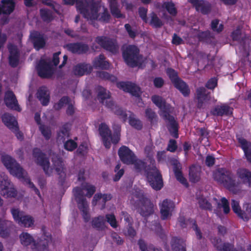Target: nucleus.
I'll return each instance as SVG.
<instances>
[{
	"mask_svg": "<svg viewBox=\"0 0 251 251\" xmlns=\"http://www.w3.org/2000/svg\"><path fill=\"white\" fill-rule=\"evenodd\" d=\"M49 154L51 157L52 168L50 167L49 160L44 153L38 149L34 150L33 152L36 163L42 167L45 174L50 176L52 173V169H54L59 176V184L61 186H64L66 182V167L63 160L51 150L49 151Z\"/></svg>",
	"mask_w": 251,
	"mask_h": 251,
	"instance_id": "f257e3e1",
	"label": "nucleus"
},
{
	"mask_svg": "<svg viewBox=\"0 0 251 251\" xmlns=\"http://www.w3.org/2000/svg\"><path fill=\"white\" fill-rule=\"evenodd\" d=\"M77 5V10L85 19L96 20L99 18L98 12L101 8V5L99 2L92 1L89 3L86 0L84 2L79 1Z\"/></svg>",
	"mask_w": 251,
	"mask_h": 251,
	"instance_id": "f03ea898",
	"label": "nucleus"
},
{
	"mask_svg": "<svg viewBox=\"0 0 251 251\" xmlns=\"http://www.w3.org/2000/svg\"><path fill=\"white\" fill-rule=\"evenodd\" d=\"M134 199L138 201V211L142 216L147 217L153 213L154 205L142 191H135L133 194V201Z\"/></svg>",
	"mask_w": 251,
	"mask_h": 251,
	"instance_id": "7ed1b4c3",
	"label": "nucleus"
},
{
	"mask_svg": "<svg viewBox=\"0 0 251 251\" xmlns=\"http://www.w3.org/2000/svg\"><path fill=\"white\" fill-rule=\"evenodd\" d=\"M122 54L125 63H141L143 56L135 45H125L122 47Z\"/></svg>",
	"mask_w": 251,
	"mask_h": 251,
	"instance_id": "20e7f679",
	"label": "nucleus"
},
{
	"mask_svg": "<svg viewBox=\"0 0 251 251\" xmlns=\"http://www.w3.org/2000/svg\"><path fill=\"white\" fill-rule=\"evenodd\" d=\"M75 201L78 208L82 213V215L85 222H88L90 219L89 208L88 202L84 197V193L79 187H75L73 190Z\"/></svg>",
	"mask_w": 251,
	"mask_h": 251,
	"instance_id": "39448f33",
	"label": "nucleus"
},
{
	"mask_svg": "<svg viewBox=\"0 0 251 251\" xmlns=\"http://www.w3.org/2000/svg\"><path fill=\"white\" fill-rule=\"evenodd\" d=\"M1 161L3 165L9 170L10 174L19 178H24L26 176V172L23 168L9 155L3 156Z\"/></svg>",
	"mask_w": 251,
	"mask_h": 251,
	"instance_id": "423d86ee",
	"label": "nucleus"
},
{
	"mask_svg": "<svg viewBox=\"0 0 251 251\" xmlns=\"http://www.w3.org/2000/svg\"><path fill=\"white\" fill-rule=\"evenodd\" d=\"M95 42L104 50L113 54H116L119 50V46L116 39L105 36H99L95 39Z\"/></svg>",
	"mask_w": 251,
	"mask_h": 251,
	"instance_id": "0eeeda50",
	"label": "nucleus"
},
{
	"mask_svg": "<svg viewBox=\"0 0 251 251\" xmlns=\"http://www.w3.org/2000/svg\"><path fill=\"white\" fill-rule=\"evenodd\" d=\"M148 182L152 189L160 190L163 186L162 176L155 167H153L147 174Z\"/></svg>",
	"mask_w": 251,
	"mask_h": 251,
	"instance_id": "6e6552de",
	"label": "nucleus"
},
{
	"mask_svg": "<svg viewBox=\"0 0 251 251\" xmlns=\"http://www.w3.org/2000/svg\"><path fill=\"white\" fill-rule=\"evenodd\" d=\"M11 213L14 220L25 227L31 226L34 224V220L31 216L25 215L18 208L11 209Z\"/></svg>",
	"mask_w": 251,
	"mask_h": 251,
	"instance_id": "1a4fd4ad",
	"label": "nucleus"
},
{
	"mask_svg": "<svg viewBox=\"0 0 251 251\" xmlns=\"http://www.w3.org/2000/svg\"><path fill=\"white\" fill-rule=\"evenodd\" d=\"M226 177L222 184L229 191L233 194H239L242 192V189L240 186V182L237 181L233 176L230 171L228 175H226Z\"/></svg>",
	"mask_w": 251,
	"mask_h": 251,
	"instance_id": "9d476101",
	"label": "nucleus"
},
{
	"mask_svg": "<svg viewBox=\"0 0 251 251\" xmlns=\"http://www.w3.org/2000/svg\"><path fill=\"white\" fill-rule=\"evenodd\" d=\"M57 65L58 64H38L36 69L39 76L49 78L54 74Z\"/></svg>",
	"mask_w": 251,
	"mask_h": 251,
	"instance_id": "9b49d317",
	"label": "nucleus"
},
{
	"mask_svg": "<svg viewBox=\"0 0 251 251\" xmlns=\"http://www.w3.org/2000/svg\"><path fill=\"white\" fill-rule=\"evenodd\" d=\"M171 112H167L165 114H161L166 123L167 127L170 134L174 137L177 138L178 135V124L175 118L170 114Z\"/></svg>",
	"mask_w": 251,
	"mask_h": 251,
	"instance_id": "f8f14e48",
	"label": "nucleus"
},
{
	"mask_svg": "<svg viewBox=\"0 0 251 251\" xmlns=\"http://www.w3.org/2000/svg\"><path fill=\"white\" fill-rule=\"evenodd\" d=\"M43 235L38 240L37 243L34 242L32 246V248L37 251H47L49 244L51 242V235L49 233L45 232L43 228Z\"/></svg>",
	"mask_w": 251,
	"mask_h": 251,
	"instance_id": "ddd939ff",
	"label": "nucleus"
},
{
	"mask_svg": "<svg viewBox=\"0 0 251 251\" xmlns=\"http://www.w3.org/2000/svg\"><path fill=\"white\" fill-rule=\"evenodd\" d=\"M117 86L124 91L128 92L137 98L140 97L142 93L140 88L136 84L131 82H120L117 83Z\"/></svg>",
	"mask_w": 251,
	"mask_h": 251,
	"instance_id": "4468645a",
	"label": "nucleus"
},
{
	"mask_svg": "<svg viewBox=\"0 0 251 251\" xmlns=\"http://www.w3.org/2000/svg\"><path fill=\"white\" fill-rule=\"evenodd\" d=\"M98 99L102 104L108 108L113 109L114 103L112 100L110 93L104 88L99 87L98 89Z\"/></svg>",
	"mask_w": 251,
	"mask_h": 251,
	"instance_id": "2eb2a0df",
	"label": "nucleus"
},
{
	"mask_svg": "<svg viewBox=\"0 0 251 251\" xmlns=\"http://www.w3.org/2000/svg\"><path fill=\"white\" fill-rule=\"evenodd\" d=\"M30 39L36 50L43 49L46 45V39L43 34L38 31H33L30 34Z\"/></svg>",
	"mask_w": 251,
	"mask_h": 251,
	"instance_id": "dca6fc26",
	"label": "nucleus"
},
{
	"mask_svg": "<svg viewBox=\"0 0 251 251\" xmlns=\"http://www.w3.org/2000/svg\"><path fill=\"white\" fill-rule=\"evenodd\" d=\"M66 47L69 51L78 54H85L89 50V46L82 42L69 43L66 45Z\"/></svg>",
	"mask_w": 251,
	"mask_h": 251,
	"instance_id": "f3484780",
	"label": "nucleus"
},
{
	"mask_svg": "<svg viewBox=\"0 0 251 251\" xmlns=\"http://www.w3.org/2000/svg\"><path fill=\"white\" fill-rule=\"evenodd\" d=\"M118 154L121 161L126 164H131L136 158L133 152L126 146H123L119 149Z\"/></svg>",
	"mask_w": 251,
	"mask_h": 251,
	"instance_id": "a211bd4d",
	"label": "nucleus"
},
{
	"mask_svg": "<svg viewBox=\"0 0 251 251\" xmlns=\"http://www.w3.org/2000/svg\"><path fill=\"white\" fill-rule=\"evenodd\" d=\"M4 101L8 108L18 111H21L17 100L13 92L8 91L5 93Z\"/></svg>",
	"mask_w": 251,
	"mask_h": 251,
	"instance_id": "6ab92c4d",
	"label": "nucleus"
},
{
	"mask_svg": "<svg viewBox=\"0 0 251 251\" xmlns=\"http://www.w3.org/2000/svg\"><path fill=\"white\" fill-rule=\"evenodd\" d=\"M170 163L173 167V171L177 180L186 187H188V184L187 180L182 175L181 166L179 162L177 160L173 159L170 161Z\"/></svg>",
	"mask_w": 251,
	"mask_h": 251,
	"instance_id": "aec40b11",
	"label": "nucleus"
},
{
	"mask_svg": "<svg viewBox=\"0 0 251 251\" xmlns=\"http://www.w3.org/2000/svg\"><path fill=\"white\" fill-rule=\"evenodd\" d=\"M99 132L102 137L105 147L109 149L111 145L110 138H111V132L108 126L104 123H102L99 126Z\"/></svg>",
	"mask_w": 251,
	"mask_h": 251,
	"instance_id": "412c9836",
	"label": "nucleus"
},
{
	"mask_svg": "<svg viewBox=\"0 0 251 251\" xmlns=\"http://www.w3.org/2000/svg\"><path fill=\"white\" fill-rule=\"evenodd\" d=\"M174 208V204L172 201L167 199L164 200L162 202L160 209L162 219L166 220L168 219L171 216V212Z\"/></svg>",
	"mask_w": 251,
	"mask_h": 251,
	"instance_id": "4be33fe9",
	"label": "nucleus"
},
{
	"mask_svg": "<svg viewBox=\"0 0 251 251\" xmlns=\"http://www.w3.org/2000/svg\"><path fill=\"white\" fill-rule=\"evenodd\" d=\"M196 93L198 100L197 106L198 108H201L203 105L204 100H210V93L205 88L201 87L197 89Z\"/></svg>",
	"mask_w": 251,
	"mask_h": 251,
	"instance_id": "5701e85b",
	"label": "nucleus"
},
{
	"mask_svg": "<svg viewBox=\"0 0 251 251\" xmlns=\"http://www.w3.org/2000/svg\"><path fill=\"white\" fill-rule=\"evenodd\" d=\"M236 175L243 183L248 184L251 187V171L246 168H240L237 169Z\"/></svg>",
	"mask_w": 251,
	"mask_h": 251,
	"instance_id": "b1692460",
	"label": "nucleus"
},
{
	"mask_svg": "<svg viewBox=\"0 0 251 251\" xmlns=\"http://www.w3.org/2000/svg\"><path fill=\"white\" fill-rule=\"evenodd\" d=\"M93 67L90 64H77L73 70L75 75L82 76L85 74H89L92 71Z\"/></svg>",
	"mask_w": 251,
	"mask_h": 251,
	"instance_id": "393cba45",
	"label": "nucleus"
},
{
	"mask_svg": "<svg viewBox=\"0 0 251 251\" xmlns=\"http://www.w3.org/2000/svg\"><path fill=\"white\" fill-rule=\"evenodd\" d=\"M152 102L158 107L161 111V114L171 112V107L169 104H167L165 100L161 97L154 95L151 97Z\"/></svg>",
	"mask_w": 251,
	"mask_h": 251,
	"instance_id": "a878e982",
	"label": "nucleus"
},
{
	"mask_svg": "<svg viewBox=\"0 0 251 251\" xmlns=\"http://www.w3.org/2000/svg\"><path fill=\"white\" fill-rule=\"evenodd\" d=\"M70 125L66 124L61 126L57 134V141L59 144L64 143L66 139L70 136Z\"/></svg>",
	"mask_w": 251,
	"mask_h": 251,
	"instance_id": "bb28decb",
	"label": "nucleus"
},
{
	"mask_svg": "<svg viewBox=\"0 0 251 251\" xmlns=\"http://www.w3.org/2000/svg\"><path fill=\"white\" fill-rule=\"evenodd\" d=\"M2 122L10 129L16 131L18 128V123L15 117L9 113H5L2 116Z\"/></svg>",
	"mask_w": 251,
	"mask_h": 251,
	"instance_id": "cd10ccee",
	"label": "nucleus"
},
{
	"mask_svg": "<svg viewBox=\"0 0 251 251\" xmlns=\"http://www.w3.org/2000/svg\"><path fill=\"white\" fill-rule=\"evenodd\" d=\"M37 97L43 105H47L50 100V93L46 87H40L37 93Z\"/></svg>",
	"mask_w": 251,
	"mask_h": 251,
	"instance_id": "c85d7f7f",
	"label": "nucleus"
},
{
	"mask_svg": "<svg viewBox=\"0 0 251 251\" xmlns=\"http://www.w3.org/2000/svg\"><path fill=\"white\" fill-rule=\"evenodd\" d=\"M2 5H0V14H11L14 10L15 3L10 0H2Z\"/></svg>",
	"mask_w": 251,
	"mask_h": 251,
	"instance_id": "c756f323",
	"label": "nucleus"
},
{
	"mask_svg": "<svg viewBox=\"0 0 251 251\" xmlns=\"http://www.w3.org/2000/svg\"><path fill=\"white\" fill-rule=\"evenodd\" d=\"M171 247L174 251H186V244L181 238L173 237L171 241Z\"/></svg>",
	"mask_w": 251,
	"mask_h": 251,
	"instance_id": "7c9ffc66",
	"label": "nucleus"
},
{
	"mask_svg": "<svg viewBox=\"0 0 251 251\" xmlns=\"http://www.w3.org/2000/svg\"><path fill=\"white\" fill-rule=\"evenodd\" d=\"M211 113L215 116H222L224 115L229 116L232 114V108L227 105L217 106Z\"/></svg>",
	"mask_w": 251,
	"mask_h": 251,
	"instance_id": "2f4dec72",
	"label": "nucleus"
},
{
	"mask_svg": "<svg viewBox=\"0 0 251 251\" xmlns=\"http://www.w3.org/2000/svg\"><path fill=\"white\" fill-rule=\"evenodd\" d=\"M229 171L224 168H218L213 172V177L215 180L220 184L225 182L226 175H228Z\"/></svg>",
	"mask_w": 251,
	"mask_h": 251,
	"instance_id": "473e14b6",
	"label": "nucleus"
},
{
	"mask_svg": "<svg viewBox=\"0 0 251 251\" xmlns=\"http://www.w3.org/2000/svg\"><path fill=\"white\" fill-rule=\"evenodd\" d=\"M238 142L241 144L247 160L251 163V143L244 138H238Z\"/></svg>",
	"mask_w": 251,
	"mask_h": 251,
	"instance_id": "72a5a7b5",
	"label": "nucleus"
},
{
	"mask_svg": "<svg viewBox=\"0 0 251 251\" xmlns=\"http://www.w3.org/2000/svg\"><path fill=\"white\" fill-rule=\"evenodd\" d=\"M175 87L179 90L185 97L188 96L190 93L188 86L180 78L173 83Z\"/></svg>",
	"mask_w": 251,
	"mask_h": 251,
	"instance_id": "f704fd0d",
	"label": "nucleus"
},
{
	"mask_svg": "<svg viewBox=\"0 0 251 251\" xmlns=\"http://www.w3.org/2000/svg\"><path fill=\"white\" fill-rule=\"evenodd\" d=\"M91 223L93 227L99 230H102L105 227V220L104 217L102 216L94 218Z\"/></svg>",
	"mask_w": 251,
	"mask_h": 251,
	"instance_id": "c9c22d12",
	"label": "nucleus"
},
{
	"mask_svg": "<svg viewBox=\"0 0 251 251\" xmlns=\"http://www.w3.org/2000/svg\"><path fill=\"white\" fill-rule=\"evenodd\" d=\"M9 51V63H19V52L15 45H11L8 48Z\"/></svg>",
	"mask_w": 251,
	"mask_h": 251,
	"instance_id": "e433bc0d",
	"label": "nucleus"
},
{
	"mask_svg": "<svg viewBox=\"0 0 251 251\" xmlns=\"http://www.w3.org/2000/svg\"><path fill=\"white\" fill-rule=\"evenodd\" d=\"M238 216L244 221H248L251 218V204L246 203L243 206Z\"/></svg>",
	"mask_w": 251,
	"mask_h": 251,
	"instance_id": "4c0bfd02",
	"label": "nucleus"
},
{
	"mask_svg": "<svg viewBox=\"0 0 251 251\" xmlns=\"http://www.w3.org/2000/svg\"><path fill=\"white\" fill-rule=\"evenodd\" d=\"M197 11H200L203 14H207L211 11V5L207 2L201 0L194 6Z\"/></svg>",
	"mask_w": 251,
	"mask_h": 251,
	"instance_id": "58836bf2",
	"label": "nucleus"
},
{
	"mask_svg": "<svg viewBox=\"0 0 251 251\" xmlns=\"http://www.w3.org/2000/svg\"><path fill=\"white\" fill-rule=\"evenodd\" d=\"M40 14L42 20L46 23H50L54 19L53 12L47 8H41Z\"/></svg>",
	"mask_w": 251,
	"mask_h": 251,
	"instance_id": "ea45409f",
	"label": "nucleus"
},
{
	"mask_svg": "<svg viewBox=\"0 0 251 251\" xmlns=\"http://www.w3.org/2000/svg\"><path fill=\"white\" fill-rule=\"evenodd\" d=\"M200 168L195 166L190 168L189 177L190 180L193 182L199 181L201 178Z\"/></svg>",
	"mask_w": 251,
	"mask_h": 251,
	"instance_id": "a19ab883",
	"label": "nucleus"
},
{
	"mask_svg": "<svg viewBox=\"0 0 251 251\" xmlns=\"http://www.w3.org/2000/svg\"><path fill=\"white\" fill-rule=\"evenodd\" d=\"M212 243L218 251H225L229 249V245L228 243H223L221 239L214 238Z\"/></svg>",
	"mask_w": 251,
	"mask_h": 251,
	"instance_id": "79ce46f5",
	"label": "nucleus"
},
{
	"mask_svg": "<svg viewBox=\"0 0 251 251\" xmlns=\"http://www.w3.org/2000/svg\"><path fill=\"white\" fill-rule=\"evenodd\" d=\"M130 114H129V123L131 126L133 127L134 128L140 130L142 128V124L141 121H140L138 119L136 118L135 115L129 112Z\"/></svg>",
	"mask_w": 251,
	"mask_h": 251,
	"instance_id": "37998d69",
	"label": "nucleus"
},
{
	"mask_svg": "<svg viewBox=\"0 0 251 251\" xmlns=\"http://www.w3.org/2000/svg\"><path fill=\"white\" fill-rule=\"evenodd\" d=\"M151 20L150 22V25L155 28H160L163 25V23L161 19H160L157 16V14L152 12L150 14Z\"/></svg>",
	"mask_w": 251,
	"mask_h": 251,
	"instance_id": "c03bdc74",
	"label": "nucleus"
},
{
	"mask_svg": "<svg viewBox=\"0 0 251 251\" xmlns=\"http://www.w3.org/2000/svg\"><path fill=\"white\" fill-rule=\"evenodd\" d=\"M134 165V168L137 172H140L142 170L145 171L148 173V171H149L151 169H148L145 164V163L141 160L137 159L135 158L134 161L131 163Z\"/></svg>",
	"mask_w": 251,
	"mask_h": 251,
	"instance_id": "a18cd8bd",
	"label": "nucleus"
},
{
	"mask_svg": "<svg viewBox=\"0 0 251 251\" xmlns=\"http://www.w3.org/2000/svg\"><path fill=\"white\" fill-rule=\"evenodd\" d=\"M102 10V12L99 13V18L97 20L100 22L108 23L111 19V15L107 8L103 6Z\"/></svg>",
	"mask_w": 251,
	"mask_h": 251,
	"instance_id": "49530a36",
	"label": "nucleus"
},
{
	"mask_svg": "<svg viewBox=\"0 0 251 251\" xmlns=\"http://www.w3.org/2000/svg\"><path fill=\"white\" fill-rule=\"evenodd\" d=\"M109 4L110 12L114 17L116 18H121L124 17L121 12L118 2H112Z\"/></svg>",
	"mask_w": 251,
	"mask_h": 251,
	"instance_id": "de8ad7c7",
	"label": "nucleus"
},
{
	"mask_svg": "<svg viewBox=\"0 0 251 251\" xmlns=\"http://www.w3.org/2000/svg\"><path fill=\"white\" fill-rule=\"evenodd\" d=\"M79 188L82 190L83 193V190L86 191L87 192L85 196L88 198H91L96 191V188L94 186L86 182L83 183L81 184V188Z\"/></svg>",
	"mask_w": 251,
	"mask_h": 251,
	"instance_id": "09e8293b",
	"label": "nucleus"
},
{
	"mask_svg": "<svg viewBox=\"0 0 251 251\" xmlns=\"http://www.w3.org/2000/svg\"><path fill=\"white\" fill-rule=\"evenodd\" d=\"M17 191L12 184L7 189L1 190V194L6 198H15L17 196Z\"/></svg>",
	"mask_w": 251,
	"mask_h": 251,
	"instance_id": "8fccbe9b",
	"label": "nucleus"
},
{
	"mask_svg": "<svg viewBox=\"0 0 251 251\" xmlns=\"http://www.w3.org/2000/svg\"><path fill=\"white\" fill-rule=\"evenodd\" d=\"M197 37L199 41L209 43L211 41L212 36L209 30L204 31H200L197 35Z\"/></svg>",
	"mask_w": 251,
	"mask_h": 251,
	"instance_id": "3c124183",
	"label": "nucleus"
},
{
	"mask_svg": "<svg viewBox=\"0 0 251 251\" xmlns=\"http://www.w3.org/2000/svg\"><path fill=\"white\" fill-rule=\"evenodd\" d=\"M111 199L110 194H102L101 193H97L93 197L92 203L94 205H96L98 201L101 200L102 202L105 203L107 201L110 200Z\"/></svg>",
	"mask_w": 251,
	"mask_h": 251,
	"instance_id": "603ef678",
	"label": "nucleus"
},
{
	"mask_svg": "<svg viewBox=\"0 0 251 251\" xmlns=\"http://www.w3.org/2000/svg\"><path fill=\"white\" fill-rule=\"evenodd\" d=\"M11 222L4 219L0 218V235L3 236L7 234V229L10 226Z\"/></svg>",
	"mask_w": 251,
	"mask_h": 251,
	"instance_id": "864d4df0",
	"label": "nucleus"
},
{
	"mask_svg": "<svg viewBox=\"0 0 251 251\" xmlns=\"http://www.w3.org/2000/svg\"><path fill=\"white\" fill-rule=\"evenodd\" d=\"M138 244L142 251H162L160 249L155 248L152 245L148 246L145 242L142 239L138 241Z\"/></svg>",
	"mask_w": 251,
	"mask_h": 251,
	"instance_id": "5fc2aeb1",
	"label": "nucleus"
},
{
	"mask_svg": "<svg viewBox=\"0 0 251 251\" xmlns=\"http://www.w3.org/2000/svg\"><path fill=\"white\" fill-rule=\"evenodd\" d=\"M239 55L241 56L240 63H246L247 61L248 63H251V61L249 60V52L245 46L240 47Z\"/></svg>",
	"mask_w": 251,
	"mask_h": 251,
	"instance_id": "6e6d98bb",
	"label": "nucleus"
},
{
	"mask_svg": "<svg viewBox=\"0 0 251 251\" xmlns=\"http://www.w3.org/2000/svg\"><path fill=\"white\" fill-rule=\"evenodd\" d=\"M20 239L21 243L25 246L30 245L31 243H34L35 242L32 237L27 233H23L20 235Z\"/></svg>",
	"mask_w": 251,
	"mask_h": 251,
	"instance_id": "4d7b16f0",
	"label": "nucleus"
},
{
	"mask_svg": "<svg viewBox=\"0 0 251 251\" xmlns=\"http://www.w3.org/2000/svg\"><path fill=\"white\" fill-rule=\"evenodd\" d=\"M214 200L217 202L218 208L223 207L224 213L227 214L229 213L230 211L229 203L228 201L225 198H223L221 199V203L218 202L216 198H214Z\"/></svg>",
	"mask_w": 251,
	"mask_h": 251,
	"instance_id": "13d9d810",
	"label": "nucleus"
},
{
	"mask_svg": "<svg viewBox=\"0 0 251 251\" xmlns=\"http://www.w3.org/2000/svg\"><path fill=\"white\" fill-rule=\"evenodd\" d=\"M97 76L102 79L109 80L111 82H115L117 80L116 77L104 71H97Z\"/></svg>",
	"mask_w": 251,
	"mask_h": 251,
	"instance_id": "bf43d9fd",
	"label": "nucleus"
},
{
	"mask_svg": "<svg viewBox=\"0 0 251 251\" xmlns=\"http://www.w3.org/2000/svg\"><path fill=\"white\" fill-rule=\"evenodd\" d=\"M165 8L168 12L173 16L176 15L177 11L175 5L172 2H166L164 3Z\"/></svg>",
	"mask_w": 251,
	"mask_h": 251,
	"instance_id": "052dcab7",
	"label": "nucleus"
},
{
	"mask_svg": "<svg viewBox=\"0 0 251 251\" xmlns=\"http://www.w3.org/2000/svg\"><path fill=\"white\" fill-rule=\"evenodd\" d=\"M71 100L67 96L63 97L59 101L54 105V108L58 110L65 105H68Z\"/></svg>",
	"mask_w": 251,
	"mask_h": 251,
	"instance_id": "680f3d73",
	"label": "nucleus"
},
{
	"mask_svg": "<svg viewBox=\"0 0 251 251\" xmlns=\"http://www.w3.org/2000/svg\"><path fill=\"white\" fill-rule=\"evenodd\" d=\"M198 202L200 207L202 209L205 210H212V206L211 203L205 198H199Z\"/></svg>",
	"mask_w": 251,
	"mask_h": 251,
	"instance_id": "e2e57ef3",
	"label": "nucleus"
},
{
	"mask_svg": "<svg viewBox=\"0 0 251 251\" xmlns=\"http://www.w3.org/2000/svg\"><path fill=\"white\" fill-rule=\"evenodd\" d=\"M219 21L218 19H215L212 21L211 24V27L213 31L220 33L224 29V25L223 24H220Z\"/></svg>",
	"mask_w": 251,
	"mask_h": 251,
	"instance_id": "0e129e2a",
	"label": "nucleus"
},
{
	"mask_svg": "<svg viewBox=\"0 0 251 251\" xmlns=\"http://www.w3.org/2000/svg\"><path fill=\"white\" fill-rule=\"evenodd\" d=\"M114 113L120 116V118L123 119L124 122H125L127 119V117L128 114L126 113L125 111H124L122 108L116 107L114 105L113 109L112 110H114Z\"/></svg>",
	"mask_w": 251,
	"mask_h": 251,
	"instance_id": "69168bd1",
	"label": "nucleus"
},
{
	"mask_svg": "<svg viewBox=\"0 0 251 251\" xmlns=\"http://www.w3.org/2000/svg\"><path fill=\"white\" fill-rule=\"evenodd\" d=\"M40 130L46 140H48L50 138L51 132L50 128L44 126H41Z\"/></svg>",
	"mask_w": 251,
	"mask_h": 251,
	"instance_id": "338daca9",
	"label": "nucleus"
},
{
	"mask_svg": "<svg viewBox=\"0 0 251 251\" xmlns=\"http://www.w3.org/2000/svg\"><path fill=\"white\" fill-rule=\"evenodd\" d=\"M63 143L65 149L69 151H73L77 147L76 143L71 139L65 141Z\"/></svg>",
	"mask_w": 251,
	"mask_h": 251,
	"instance_id": "774afa93",
	"label": "nucleus"
}]
</instances>
